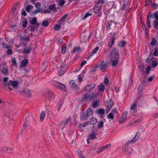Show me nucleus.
Listing matches in <instances>:
<instances>
[{"label": "nucleus", "instance_id": "nucleus-1", "mask_svg": "<svg viewBox=\"0 0 158 158\" xmlns=\"http://www.w3.org/2000/svg\"><path fill=\"white\" fill-rule=\"evenodd\" d=\"M29 23L30 25L28 26V28L30 27V31L31 32H34L35 31H37L40 24L37 22V18L34 17L31 21L29 20Z\"/></svg>", "mask_w": 158, "mask_h": 158}, {"label": "nucleus", "instance_id": "nucleus-2", "mask_svg": "<svg viewBox=\"0 0 158 158\" xmlns=\"http://www.w3.org/2000/svg\"><path fill=\"white\" fill-rule=\"evenodd\" d=\"M98 95V94L97 93L94 94V93L93 92V93L91 94L90 93H85L83 95V97L82 98L81 101L84 102L88 99H89L90 101H91L92 99L94 100L97 99Z\"/></svg>", "mask_w": 158, "mask_h": 158}, {"label": "nucleus", "instance_id": "nucleus-3", "mask_svg": "<svg viewBox=\"0 0 158 158\" xmlns=\"http://www.w3.org/2000/svg\"><path fill=\"white\" fill-rule=\"evenodd\" d=\"M100 69L103 72L106 71V68H108L109 64V57L107 56H106L105 60H103V62L101 64Z\"/></svg>", "mask_w": 158, "mask_h": 158}, {"label": "nucleus", "instance_id": "nucleus-4", "mask_svg": "<svg viewBox=\"0 0 158 158\" xmlns=\"http://www.w3.org/2000/svg\"><path fill=\"white\" fill-rule=\"evenodd\" d=\"M19 93L22 96L26 98H29L31 97V91L27 89H25L20 91Z\"/></svg>", "mask_w": 158, "mask_h": 158}, {"label": "nucleus", "instance_id": "nucleus-5", "mask_svg": "<svg viewBox=\"0 0 158 158\" xmlns=\"http://www.w3.org/2000/svg\"><path fill=\"white\" fill-rule=\"evenodd\" d=\"M91 32L90 34L88 36V35H86L85 33L82 32L80 36L81 42L85 43L89 41L91 38Z\"/></svg>", "mask_w": 158, "mask_h": 158}, {"label": "nucleus", "instance_id": "nucleus-6", "mask_svg": "<svg viewBox=\"0 0 158 158\" xmlns=\"http://www.w3.org/2000/svg\"><path fill=\"white\" fill-rule=\"evenodd\" d=\"M110 58L112 59H119V56L118 51L113 48L110 52Z\"/></svg>", "mask_w": 158, "mask_h": 158}, {"label": "nucleus", "instance_id": "nucleus-7", "mask_svg": "<svg viewBox=\"0 0 158 158\" xmlns=\"http://www.w3.org/2000/svg\"><path fill=\"white\" fill-rule=\"evenodd\" d=\"M53 85L55 88H56L61 90L66 91L65 86L62 83L58 81H56L53 83Z\"/></svg>", "mask_w": 158, "mask_h": 158}, {"label": "nucleus", "instance_id": "nucleus-8", "mask_svg": "<svg viewBox=\"0 0 158 158\" xmlns=\"http://www.w3.org/2000/svg\"><path fill=\"white\" fill-rule=\"evenodd\" d=\"M131 143L130 141H128L124 146L123 147L122 150L123 152H126L128 154L131 153L132 149L130 148L129 147L128 144Z\"/></svg>", "mask_w": 158, "mask_h": 158}, {"label": "nucleus", "instance_id": "nucleus-9", "mask_svg": "<svg viewBox=\"0 0 158 158\" xmlns=\"http://www.w3.org/2000/svg\"><path fill=\"white\" fill-rule=\"evenodd\" d=\"M48 96L46 98L49 101L54 100L55 97V94L50 90H48L46 92Z\"/></svg>", "mask_w": 158, "mask_h": 158}, {"label": "nucleus", "instance_id": "nucleus-10", "mask_svg": "<svg viewBox=\"0 0 158 158\" xmlns=\"http://www.w3.org/2000/svg\"><path fill=\"white\" fill-rule=\"evenodd\" d=\"M95 87V84L93 83H91L89 85H86L84 88L85 91H87L89 93Z\"/></svg>", "mask_w": 158, "mask_h": 158}, {"label": "nucleus", "instance_id": "nucleus-11", "mask_svg": "<svg viewBox=\"0 0 158 158\" xmlns=\"http://www.w3.org/2000/svg\"><path fill=\"white\" fill-rule=\"evenodd\" d=\"M105 113V110L103 108L97 109L96 110V113L97 114H100L101 118L104 117Z\"/></svg>", "mask_w": 158, "mask_h": 158}, {"label": "nucleus", "instance_id": "nucleus-12", "mask_svg": "<svg viewBox=\"0 0 158 158\" xmlns=\"http://www.w3.org/2000/svg\"><path fill=\"white\" fill-rule=\"evenodd\" d=\"M81 111H82L80 114V120L81 121L85 120L88 117V114H87L86 112L83 111V109H82Z\"/></svg>", "mask_w": 158, "mask_h": 158}, {"label": "nucleus", "instance_id": "nucleus-13", "mask_svg": "<svg viewBox=\"0 0 158 158\" xmlns=\"http://www.w3.org/2000/svg\"><path fill=\"white\" fill-rule=\"evenodd\" d=\"M20 4L18 2L15 4L14 7L12 8L11 11L10 12V14L12 15H16L17 14L18 12H15V11L17 9L18 7L19 8H20Z\"/></svg>", "mask_w": 158, "mask_h": 158}, {"label": "nucleus", "instance_id": "nucleus-14", "mask_svg": "<svg viewBox=\"0 0 158 158\" xmlns=\"http://www.w3.org/2000/svg\"><path fill=\"white\" fill-rule=\"evenodd\" d=\"M128 112L125 111L122 115V116L118 120V121L120 123H123L125 122L126 120Z\"/></svg>", "mask_w": 158, "mask_h": 158}, {"label": "nucleus", "instance_id": "nucleus-15", "mask_svg": "<svg viewBox=\"0 0 158 158\" xmlns=\"http://www.w3.org/2000/svg\"><path fill=\"white\" fill-rule=\"evenodd\" d=\"M105 85L102 83H101L98 86V92H97L98 94V93H101L102 94L105 90Z\"/></svg>", "mask_w": 158, "mask_h": 158}, {"label": "nucleus", "instance_id": "nucleus-16", "mask_svg": "<svg viewBox=\"0 0 158 158\" xmlns=\"http://www.w3.org/2000/svg\"><path fill=\"white\" fill-rule=\"evenodd\" d=\"M110 34L111 35L110 37V40H111L110 47H111L114 45V42L116 38L115 35L116 34L114 33H110Z\"/></svg>", "mask_w": 158, "mask_h": 158}, {"label": "nucleus", "instance_id": "nucleus-17", "mask_svg": "<svg viewBox=\"0 0 158 158\" xmlns=\"http://www.w3.org/2000/svg\"><path fill=\"white\" fill-rule=\"evenodd\" d=\"M8 84L11 85L15 89H17L18 86V82L16 81L10 80L8 81Z\"/></svg>", "mask_w": 158, "mask_h": 158}, {"label": "nucleus", "instance_id": "nucleus-18", "mask_svg": "<svg viewBox=\"0 0 158 158\" xmlns=\"http://www.w3.org/2000/svg\"><path fill=\"white\" fill-rule=\"evenodd\" d=\"M140 136V132L138 131L137 132L135 136L130 141V142L132 143H135L139 138Z\"/></svg>", "mask_w": 158, "mask_h": 158}, {"label": "nucleus", "instance_id": "nucleus-19", "mask_svg": "<svg viewBox=\"0 0 158 158\" xmlns=\"http://www.w3.org/2000/svg\"><path fill=\"white\" fill-rule=\"evenodd\" d=\"M32 46L31 44L28 47H25L24 49L23 50L22 52L24 54H29L32 48Z\"/></svg>", "mask_w": 158, "mask_h": 158}, {"label": "nucleus", "instance_id": "nucleus-20", "mask_svg": "<svg viewBox=\"0 0 158 158\" xmlns=\"http://www.w3.org/2000/svg\"><path fill=\"white\" fill-rule=\"evenodd\" d=\"M70 86L71 88L73 89L78 90V88L77 87V85L73 80L70 81L69 82Z\"/></svg>", "mask_w": 158, "mask_h": 158}, {"label": "nucleus", "instance_id": "nucleus-21", "mask_svg": "<svg viewBox=\"0 0 158 158\" xmlns=\"http://www.w3.org/2000/svg\"><path fill=\"white\" fill-rule=\"evenodd\" d=\"M109 147V144H106L105 146H103L98 148L97 151V153L98 154L101 153L102 151L106 149Z\"/></svg>", "mask_w": 158, "mask_h": 158}, {"label": "nucleus", "instance_id": "nucleus-22", "mask_svg": "<svg viewBox=\"0 0 158 158\" xmlns=\"http://www.w3.org/2000/svg\"><path fill=\"white\" fill-rule=\"evenodd\" d=\"M81 51V48L79 47H76L73 48V49L71 51L73 54L75 53H78Z\"/></svg>", "mask_w": 158, "mask_h": 158}, {"label": "nucleus", "instance_id": "nucleus-23", "mask_svg": "<svg viewBox=\"0 0 158 158\" xmlns=\"http://www.w3.org/2000/svg\"><path fill=\"white\" fill-rule=\"evenodd\" d=\"M100 105V101L99 99H96V100L94 101L92 103V107L95 108L98 107Z\"/></svg>", "mask_w": 158, "mask_h": 158}, {"label": "nucleus", "instance_id": "nucleus-24", "mask_svg": "<svg viewBox=\"0 0 158 158\" xmlns=\"http://www.w3.org/2000/svg\"><path fill=\"white\" fill-rule=\"evenodd\" d=\"M64 66H62L60 68L59 73V75L61 76L63 75L66 71V69L65 68Z\"/></svg>", "mask_w": 158, "mask_h": 158}, {"label": "nucleus", "instance_id": "nucleus-25", "mask_svg": "<svg viewBox=\"0 0 158 158\" xmlns=\"http://www.w3.org/2000/svg\"><path fill=\"white\" fill-rule=\"evenodd\" d=\"M28 23V22L27 19L26 18H23L22 21V27L24 28H26Z\"/></svg>", "mask_w": 158, "mask_h": 158}, {"label": "nucleus", "instance_id": "nucleus-26", "mask_svg": "<svg viewBox=\"0 0 158 158\" xmlns=\"http://www.w3.org/2000/svg\"><path fill=\"white\" fill-rule=\"evenodd\" d=\"M95 7H94L93 9V10L94 12L96 13H99L100 9L101 8V5L99 6H98V5H96V4H95Z\"/></svg>", "mask_w": 158, "mask_h": 158}, {"label": "nucleus", "instance_id": "nucleus-27", "mask_svg": "<svg viewBox=\"0 0 158 158\" xmlns=\"http://www.w3.org/2000/svg\"><path fill=\"white\" fill-rule=\"evenodd\" d=\"M137 104L136 103H134L131 107V110L133 113H135L136 112Z\"/></svg>", "mask_w": 158, "mask_h": 158}, {"label": "nucleus", "instance_id": "nucleus-28", "mask_svg": "<svg viewBox=\"0 0 158 158\" xmlns=\"http://www.w3.org/2000/svg\"><path fill=\"white\" fill-rule=\"evenodd\" d=\"M87 126L86 122L84 123L83 124L80 123L78 125V128L82 132L83 131V129L82 128V127H85Z\"/></svg>", "mask_w": 158, "mask_h": 158}, {"label": "nucleus", "instance_id": "nucleus-29", "mask_svg": "<svg viewBox=\"0 0 158 158\" xmlns=\"http://www.w3.org/2000/svg\"><path fill=\"white\" fill-rule=\"evenodd\" d=\"M2 73L4 76H7L8 75V70L7 68V67L6 68H3L1 70Z\"/></svg>", "mask_w": 158, "mask_h": 158}, {"label": "nucleus", "instance_id": "nucleus-30", "mask_svg": "<svg viewBox=\"0 0 158 158\" xmlns=\"http://www.w3.org/2000/svg\"><path fill=\"white\" fill-rule=\"evenodd\" d=\"M33 7V6L31 5L27 6H25V9L27 13H29L31 12V9Z\"/></svg>", "mask_w": 158, "mask_h": 158}, {"label": "nucleus", "instance_id": "nucleus-31", "mask_svg": "<svg viewBox=\"0 0 158 158\" xmlns=\"http://www.w3.org/2000/svg\"><path fill=\"white\" fill-rule=\"evenodd\" d=\"M68 14L67 13L65 14L63 16L60 18L59 21H57L58 22H63L64 21V20L68 17Z\"/></svg>", "mask_w": 158, "mask_h": 158}, {"label": "nucleus", "instance_id": "nucleus-32", "mask_svg": "<svg viewBox=\"0 0 158 158\" xmlns=\"http://www.w3.org/2000/svg\"><path fill=\"white\" fill-rule=\"evenodd\" d=\"M111 113L113 114L114 115V116L116 117L117 118H118L119 116V114L117 111V109L116 108L113 109L112 110Z\"/></svg>", "mask_w": 158, "mask_h": 158}, {"label": "nucleus", "instance_id": "nucleus-33", "mask_svg": "<svg viewBox=\"0 0 158 158\" xmlns=\"http://www.w3.org/2000/svg\"><path fill=\"white\" fill-rule=\"evenodd\" d=\"M28 61L27 59H24L21 61V64L22 67H24L28 63Z\"/></svg>", "mask_w": 158, "mask_h": 158}, {"label": "nucleus", "instance_id": "nucleus-34", "mask_svg": "<svg viewBox=\"0 0 158 158\" xmlns=\"http://www.w3.org/2000/svg\"><path fill=\"white\" fill-rule=\"evenodd\" d=\"M119 59L116 58L114 59L112 61L111 64L113 67H115L118 64V60Z\"/></svg>", "mask_w": 158, "mask_h": 158}, {"label": "nucleus", "instance_id": "nucleus-35", "mask_svg": "<svg viewBox=\"0 0 158 158\" xmlns=\"http://www.w3.org/2000/svg\"><path fill=\"white\" fill-rule=\"evenodd\" d=\"M91 124L95 125L98 122V120L95 118L92 117L90 119Z\"/></svg>", "mask_w": 158, "mask_h": 158}, {"label": "nucleus", "instance_id": "nucleus-36", "mask_svg": "<svg viewBox=\"0 0 158 158\" xmlns=\"http://www.w3.org/2000/svg\"><path fill=\"white\" fill-rule=\"evenodd\" d=\"M56 8V4L55 3L53 4L52 5H50L49 6L48 9L50 10V11H54L55 12Z\"/></svg>", "mask_w": 158, "mask_h": 158}, {"label": "nucleus", "instance_id": "nucleus-37", "mask_svg": "<svg viewBox=\"0 0 158 158\" xmlns=\"http://www.w3.org/2000/svg\"><path fill=\"white\" fill-rule=\"evenodd\" d=\"M61 27L60 24L57 23L55 26L54 27V30L56 31H58L60 29Z\"/></svg>", "mask_w": 158, "mask_h": 158}, {"label": "nucleus", "instance_id": "nucleus-38", "mask_svg": "<svg viewBox=\"0 0 158 158\" xmlns=\"http://www.w3.org/2000/svg\"><path fill=\"white\" fill-rule=\"evenodd\" d=\"M19 40L20 41L22 40L23 41H27V42H28L30 41V38L29 36H27L25 37H22L19 39Z\"/></svg>", "mask_w": 158, "mask_h": 158}, {"label": "nucleus", "instance_id": "nucleus-39", "mask_svg": "<svg viewBox=\"0 0 158 158\" xmlns=\"http://www.w3.org/2000/svg\"><path fill=\"white\" fill-rule=\"evenodd\" d=\"M92 15L93 14L92 13H89V12H87L85 15L84 17L82 18L81 19L85 20L89 16H92Z\"/></svg>", "mask_w": 158, "mask_h": 158}, {"label": "nucleus", "instance_id": "nucleus-40", "mask_svg": "<svg viewBox=\"0 0 158 158\" xmlns=\"http://www.w3.org/2000/svg\"><path fill=\"white\" fill-rule=\"evenodd\" d=\"M66 45L65 44H63L61 48V53L63 54H64L66 52Z\"/></svg>", "mask_w": 158, "mask_h": 158}, {"label": "nucleus", "instance_id": "nucleus-41", "mask_svg": "<svg viewBox=\"0 0 158 158\" xmlns=\"http://www.w3.org/2000/svg\"><path fill=\"white\" fill-rule=\"evenodd\" d=\"M101 64H97L95 65L94 67V68H92L90 70V71L91 72H95L97 70V69L100 67Z\"/></svg>", "mask_w": 158, "mask_h": 158}, {"label": "nucleus", "instance_id": "nucleus-42", "mask_svg": "<svg viewBox=\"0 0 158 158\" xmlns=\"http://www.w3.org/2000/svg\"><path fill=\"white\" fill-rule=\"evenodd\" d=\"M45 116V113L44 111H42L41 112L40 114V120L41 121H43L44 119Z\"/></svg>", "mask_w": 158, "mask_h": 158}, {"label": "nucleus", "instance_id": "nucleus-43", "mask_svg": "<svg viewBox=\"0 0 158 158\" xmlns=\"http://www.w3.org/2000/svg\"><path fill=\"white\" fill-rule=\"evenodd\" d=\"M56 2H59V4L61 7H62L65 3V2L64 0H55Z\"/></svg>", "mask_w": 158, "mask_h": 158}, {"label": "nucleus", "instance_id": "nucleus-44", "mask_svg": "<svg viewBox=\"0 0 158 158\" xmlns=\"http://www.w3.org/2000/svg\"><path fill=\"white\" fill-rule=\"evenodd\" d=\"M11 61L13 66L15 67H17V66L16 60L15 57H13Z\"/></svg>", "mask_w": 158, "mask_h": 158}, {"label": "nucleus", "instance_id": "nucleus-45", "mask_svg": "<svg viewBox=\"0 0 158 158\" xmlns=\"http://www.w3.org/2000/svg\"><path fill=\"white\" fill-rule=\"evenodd\" d=\"M8 149V148L6 147H3L1 149L0 148V152L2 154L4 153L7 152Z\"/></svg>", "mask_w": 158, "mask_h": 158}, {"label": "nucleus", "instance_id": "nucleus-46", "mask_svg": "<svg viewBox=\"0 0 158 158\" xmlns=\"http://www.w3.org/2000/svg\"><path fill=\"white\" fill-rule=\"evenodd\" d=\"M30 114H31L28 112L25 114V115L26 116L25 117V121L26 122H27L30 121Z\"/></svg>", "mask_w": 158, "mask_h": 158}, {"label": "nucleus", "instance_id": "nucleus-47", "mask_svg": "<svg viewBox=\"0 0 158 158\" xmlns=\"http://www.w3.org/2000/svg\"><path fill=\"white\" fill-rule=\"evenodd\" d=\"M8 78L7 77H4L3 80V81L4 82L3 85L4 86V87H6V85L8 84Z\"/></svg>", "mask_w": 158, "mask_h": 158}, {"label": "nucleus", "instance_id": "nucleus-48", "mask_svg": "<svg viewBox=\"0 0 158 158\" xmlns=\"http://www.w3.org/2000/svg\"><path fill=\"white\" fill-rule=\"evenodd\" d=\"M157 43V42L155 38H153L151 42L150 43V44L152 46H154Z\"/></svg>", "mask_w": 158, "mask_h": 158}, {"label": "nucleus", "instance_id": "nucleus-49", "mask_svg": "<svg viewBox=\"0 0 158 158\" xmlns=\"http://www.w3.org/2000/svg\"><path fill=\"white\" fill-rule=\"evenodd\" d=\"M86 113L87 114H88V115H89L90 113H91V114H92L93 113V111L92 109L89 107L88 108Z\"/></svg>", "mask_w": 158, "mask_h": 158}, {"label": "nucleus", "instance_id": "nucleus-50", "mask_svg": "<svg viewBox=\"0 0 158 158\" xmlns=\"http://www.w3.org/2000/svg\"><path fill=\"white\" fill-rule=\"evenodd\" d=\"M49 23L48 21L44 20L42 23V25L44 26L47 27L49 25Z\"/></svg>", "mask_w": 158, "mask_h": 158}, {"label": "nucleus", "instance_id": "nucleus-51", "mask_svg": "<svg viewBox=\"0 0 158 158\" xmlns=\"http://www.w3.org/2000/svg\"><path fill=\"white\" fill-rule=\"evenodd\" d=\"M104 123L102 121H100L98 123V127L99 128H102L103 126Z\"/></svg>", "mask_w": 158, "mask_h": 158}, {"label": "nucleus", "instance_id": "nucleus-52", "mask_svg": "<svg viewBox=\"0 0 158 158\" xmlns=\"http://www.w3.org/2000/svg\"><path fill=\"white\" fill-rule=\"evenodd\" d=\"M40 10H39V9H38L37 10H35V11H33L32 13H30V15H34L35 14L38 13L39 12H40Z\"/></svg>", "mask_w": 158, "mask_h": 158}, {"label": "nucleus", "instance_id": "nucleus-53", "mask_svg": "<svg viewBox=\"0 0 158 158\" xmlns=\"http://www.w3.org/2000/svg\"><path fill=\"white\" fill-rule=\"evenodd\" d=\"M114 104V100L112 98H111L109 100V106H110V108H109V110L110 108L112 107V106Z\"/></svg>", "mask_w": 158, "mask_h": 158}, {"label": "nucleus", "instance_id": "nucleus-54", "mask_svg": "<svg viewBox=\"0 0 158 158\" xmlns=\"http://www.w3.org/2000/svg\"><path fill=\"white\" fill-rule=\"evenodd\" d=\"M126 41H123L121 42V43L119 44V45L120 47H123L126 45Z\"/></svg>", "mask_w": 158, "mask_h": 158}, {"label": "nucleus", "instance_id": "nucleus-55", "mask_svg": "<svg viewBox=\"0 0 158 158\" xmlns=\"http://www.w3.org/2000/svg\"><path fill=\"white\" fill-rule=\"evenodd\" d=\"M29 127L26 124V123L23 124V128L22 129V131H24V130H27V128Z\"/></svg>", "mask_w": 158, "mask_h": 158}, {"label": "nucleus", "instance_id": "nucleus-56", "mask_svg": "<svg viewBox=\"0 0 158 158\" xmlns=\"http://www.w3.org/2000/svg\"><path fill=\"white\" fill-rule=\"evenodd\" d=\"M104 82L106 86H108L109 85V80L107 77H105L104 81Z\"/></svg>", "mask_w": 158, "mask_h": 158}, {"label": "nucleus", "instance_id": "nucleus-57", "mask_svg": "<svg viewBox=\"0 0 158 158\" xmlns=\"http://www.w3.org/2000/svg\"><path fill=\"white\" fill-rule=\"evenodd\" d=\"M26 10L25 9H24V8L23 9L21 10V14L22 15H23L24 16H26L27 15V13L26 12Z\"/></svg>", "mask_w": 158, "mask_h": 158}, {"label": "nucleus", "instance_id": "nucleus-58", "mask_svg": "<svg viewBox=\"0 0 158 158\" xmlns=\"http://www.w3.org/2000/svg\"><path fill=\"white\" fill-rule=\"evenodd\" d=\"M71 121V119L70 118H69V119H65L64 121V127L65 126L66 124H68V122Z\"/></svg>", "mask_w": 158, "mask_h": 158}, {"label": "nucleus", "instance_id": "nucleus-59", "mask_svg": "<svg viewBox=\"0 0 158 158\" xmlns=\"http://www.w3.org/2000/svg\"><path fill=\"white\" fill-rule=\"evenodd\" d=\"M7 54L8 55H11L13 54L12 50L10 48H9L7 51Z\"/></svg>", "mask_w": 158, "mask_h": 158}, {"label": "nucleus", "instance_id": "nucleus-60", "mask_svg": "<svg viewBox=\"0 0 158 158\" xmlns=\"http://www.w3.org/2000/svg\"><path fill=\"white\" fill-rule=\"evenodd\" d=\"M154 27L156 29H158V22L156 21H154Z\"/></svg>", "mask_w": 158, "mask_h": 158}, {"label": "nucleus", "instance_id": "nucleus-61", "mask_svg": "<svg viewBox=\"0 0 158 158\" xmlns=\"http://www.w3.org/2000/svg\"><path fill=\"white\" fill-rule=\"evenodd\" d=\"M86 63L87 61L86 60H83L81 64L80 65V68H82L83 66Z\"/></svg>", "mask_w": 158, "mask_h": 158}, {"label": "nucleus", "instance_id": "nucleus-62", "mask_svg": "<svg viewBox=\"0 0 158 158\" xmlns=\"http://www.w3.org/2000/svg\"><path fill=\"white\" fill-rule=\"evenodd\" d=\"M158 63L157 61H154L152 62V67H156Z\"/></svg>", "mask_w": 158, "mask_h": 158}, {"label": "nucleus", "instance_id": "nucleus-63", "mask_svg": "<svg viewBox=\"0 0 158 158\" xmlns=\"http://www.w3.org/2000/svg\"><path fill=\"white\" fill-rule=\"evenodd\" d=\"M41 4L40 2H37L35 3V6L36 8L38 9L40 8V7L41 6Z\"/></svg>", "mask_w": 158, "mask_h": 158}, {"label": "nucleus", "instance_id": "nucleus-64", "mask_svg": "<svg viewBox=\"0 0 158 158\" xmlns=\"http://www.w3.org/2000/svg\"><path fill=\"white\" fill-rule=\"evenodd\" d=\"M158 11H156V12L154 13V14L153 16L156 19V20L158 21Z\"/></svg>", "mask_w": 158, "mask_h": 158}]
</instances>
